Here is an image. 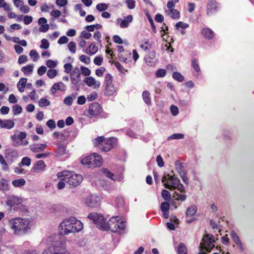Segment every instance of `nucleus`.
Listing matches in <instances>:
<instances>
[{"label":"nucleus","mask_w":254,"mask_h":254,"mask_svg":"<svg viewBox=\"0 0 254 254\" xmlns=\"http://www.w3.org/2000/svg\"><path fill=\"white\" fill-rule=\"evenodd\" d=\"M59 237L52 236L44 239L40 244V246H47L42 254H69L64 244L59 240Z\"/></svg>","instance_id":"obj_1"},{"label":"nucleus","mask_w":254,"mask_h":254,"mask_svg":"<svg viewBox=\"0 0 254 254\" xmlns=\"http://www.w3.org/2000/svg\"><path fill=\"white\" fill-rule=\"evenodd\" d=\"M9 227L17 235L25 234L32 227V221L29 218L16 217L9 220Z\"/></svg>","instance_id":"obj_2"},{"label":"nucleus","mask_w":254,"mask_h":254,"mask_svg":"<svg viewBox=\"0 0 254 254\" xmlns=\"http://www.w3.org/2000/svg\"><path fill=\"white\" fill-rule=\"evenodd\" d=\"M59 228L60 233L64 235H68L71 233L78 232L83 228V223L74 217H70L62 222Z\"/></svg>","instance_id":"obj_3"},{"label":"nucleus","mask_w":254,"mask_h":254,"mask_svg":"<svg viewBox=\"0 0 254 254\" xmlns=\"http://www.w3.org/2000/svg\"><path fill=\"white\" fill-rule=\"evenodd\" d=\"M58 177H63V180L66 182L70 187H75L80 184L83 180L81 175L75 174L73 172L64 171L58 173Z\"/></svg>","instance_id":"obj_4"},{"label":"nucleus","mask_w":254,"mask_h":254,"mask_svg":"<svg viewBox=\"0 0 254 254\" xmlns=\"http://www.w3.org/2000/svg\"><path fill=\"white\" fill-rule=\"evenodd\" d=\"M162 182L164 183L166 188L169 190L177 189L181 192L185 191L184 186L180 183V180L174 175L167 174L162 178Z\"/></svg>","instance_id":"obj_5"},{"label":"nucleus","mask_w":254,"mask_h":254,"mask_svg":"<svg viewBox=\"0 0 254 254\" xmlns=\"http://www.w3.org/2000/svg\"><path fill=\"white\" fill-rule=\"evenodd\" d=\"M107 229L112 232L123 234L125 232L126 227V222L121 220L118 216H113L107 223Z\"/></svg>","instance_id":"obj_6"},{"label":"nucleus","mask_w":254,"mask_h":254,"mask_svg":"<svg viewBox=\"0 0 254 254\" xmlns=\"http://www.w3.org/2000/svg\"><path fill=\"white\" fill-rule=\"evenodd\" d=\"M116 142V139L114 137L105 138L103 136H99L94 139L93 143L101 151L107 152L114 147Z\"/></svg>","instance_id":"obj_7"},{"label":"nucleus","mask_w":254,"mask_h":254,"mask_svg":"<svg viewBox=\"0 0 254 254\" xmlns=\"http://www.w3.org/2000/svg\"><path fill=\"white\" fill-rule=\"evenodd\" d=\"M88 218L92 220L97 227L103 230H107L106 220L103 215L97 213H90Z\"/></svg>","instance_id":"obj_8"},{"label":"nucleus","mask_w":254,"mask_h":254,"mask_svg":"<svg viewBox=\"0 0 254 254\" xmlns=\"http://www.w3.org/2000/svg\"><path fill=\"white\" fill-rule=\"evenodd\" d=\"M215 240L213 236L210 234L205 235L200 244V248L210 252L214 247Z\"/></svg>","instance_id":"obj_9"},{"label":"nucleus","mask_w":254,"mask_h":254,"mask_svg":"<svg viewBox=\"0 0 254 254\" xmlns=\"http://www.w3.org/2000/svg\"><path fill=\"white\" fill-rule=\"evenodd\" d=\"M179 0H171L167 2V7L168 9L166 13L173 19L180 18V12L177 9H174L175 4L178 3Z\"/></svg>","instance_id":"obj_10"},{"label":"nucleus","mask_w":254,"mask_h":254,"mask_svg":"<svg viewBox=\"0 0 254 254\" xmlns=\"http://www.w3.org/2000/svg\"><path fill=\"white\" fill-rule=\"evenodd\" d=\"M101 201V197L96 194L88 196L85 200V203L89 207H94L99 206Z\"/></svg>","instance_id":"obj_11"},{"label":"nucleus","mask_w":254,"mask_h":254,"mask_svg":"<svg viewBox=\"0 0 254 254\" xmlns=\"http://www.w3.org/2000/svg\"><path fill=\"white\" fill-rule=\"evenodd\" d=\"M83 81L88 87H92L94 89H98L101 85L100 82L96 80L92 76L85 77Z\"/></svg>","instance_id":"obj_12"},{"label":"nucleus","mask_w":254,"mask_h":254,"mask_svg":"<svg viewBox=\"0 0 254 254\" xmlns=\"http://www.w3.org/2000/svg\"><path fill=\"white\" fill-rule=\"evenodd\" d=\"M81 73L78 67L75 68L70 74V78L71 83L74 85H77L80 81Z\"/></svg>","instance_id":"obj_13"},{"label":"nucleus","mask_w":254,"mask_h":254,"mask_svg":"<svg viewBox=\"0 0 254 254\" xmlns=\"http://www.w3.org/2000/svg\"><path fill=\"white\" fill-rule=\"evenodd\" d=\"M101 110V105L99 103L95 102L89 105L88 113L90 116L94 117L100 113Z\"/></svg>","instance_id":"obj_14"},{"label":"nucleus","mask_w":254,"mask_h":254,"mask_svg":"<svg viewBox=\"0 0 254 254\" xmlns=\"http://www.w3.org/2000/svg\"><path fill=\"white\" fill-rule=\"evenodd\" d=\"M133 20V16L131 15H128L125 17L124 19L118 18L117 23L121 28H127L129 24L131 23Z\"/></svg>","instance_id":"obj_15"},{"label":"nucleus","mask_w":254,"mask_h":254,"mask_svg":"<svg viewBox=\"0 0 254 254\" xmlns=\"http://www.w3.org/2000/svg\"><path fill=\"white\" fill-rule=\"evenodd\" d=\"M91 168L99 167L103 163V159L101 156L96 154L93 153L91 154Z\"/></svg>","instance_id":"obj_16"},{"label":"nucleus","mask_w":254,"mask_h":254,"mask_svg":"<svg viewBox=\"0 0 254 254\" xmlns=\"http://www.w3.org/2000/svg\"><path fill=\"white\" fill-rule=\"evenodd\" d=\"M46 165L42 160L37 161L33 166L32 171L34 173H39L44 171Z\"/></svg>","instance_id":"obj_17"},{"label":"nucleus","mask_w":254,"mask_h":254,"mask_svg":"<svg viewBox=\"0 0 254 254\" xmlns=\"http://www.w3.org/2000/svg\"><path fill=\"white\" fill-rule=\"evenodd\" d=\"M144 60L145 63L148 66H155L156 63V60L155 59V53L153 51L150 52L148 55L145 56Z\"/></svg>","instance_id":"obj_18"},{"label":"nucleus","mask_w":254,"mask_h":254,"mask_svg":"<svg viewBox=\"0 0 254 254\" xmlns=\"http://www.w3.org/2000/svg\"><path fill=\"white\" fill-rule=\"evenodd\" d=\"M66 90V86L62 82H59L55 83L50 89V93L54 95L56 91L60 90L61 91H64Z\"/></svg>","instance_id":"obj_19"},{"label":"nucleus","mask_w":254,"mask_h":254,"mask_svg":"<svg viewBox=\"0 0 254 254\" xmlns=\"http://www.w3.org/2000/svg\"><path fill=\"white\" fill-rule=\"evenodd\" d=\"M14 122L11 120H1L0 119V127L2 128L12 129L14 126Z\"/></svg>","instance_id":"obj_20"},{"label":"nucleus","mask_w":254,"mask_h":254,"mask_svg":"<svg viewBox=\"0 0 254 254\" xmlns=\"http://www.w3.org/2000/svg\"><path fill=\"white\" fill-rule=\"evenodd\" d=\"M47 145L45 144H33L29 146L30 150L35 153H38L43 151L46 148Z\"/></svg>","instance_id":"obj_21"},{"label":"nucleus","mask_w":254,"mask_h":254,"mask_svg":"<svg viewBox=\"0 0 254 254\" xmlns=\"http://www.w3.org/2000/svg\"><path fill=\"white\" fill-rule=\"evenodd\" d=\"M230 235H231L233 241L237 245V246L240 249V250L241 251H243L244 248L243 247L242 243L241 242V241L239 237L237 234V233L234 231H232L231 232Z\"/></svg>","instance_id":"obj_22"},{"label":"nucleus","mask_w":254,"mask_h":254,"mask_svg":"<svg viewBox=\"0 0 254 254\" xmlns=\"http://www.w3.org/2000/svg\"><path fill=\"white\" fill-rule=\"evenodd\" d=\"M116 88L113 84L105 85L104 94L107 96H111L116 92Z\"/></svg>","instance_id":"obj_23"},{"label":"nucleus","mask_w":254,"mask_h":254,"mask_svg":"<svg viewBox=\"0 0 254 254\" xmlns=\"http://www.w3.org/2000/svg\"><path fill=\"white\" fill-rule=\"evenodd\" d=\"M98 50V48L95 44L92 43L86 50V53L89 55H93L96 54Z\"/></svg>","instance_id":"obj_24"},{"label":"nucleus","mask_w":254,"mask_h":254,"mask_svg":"<svg viewBox=\"0 0 254 254\" xmlns=\"http://www.w3.org/2000/svg\"><path fill=\"white\" fill-rule=\"evenodd\" d=\"M27 78H21L20 80L18 82L17 84V87L19 91L21 93L23 92L24 90V88L26 86V83L27 82Z\"/></svg>","instance_id":"obj_25"},{"label":"nucleus","mask_w":254,"mask_h":254,"mask_svg":"<svg viewBox=\"0 0 254 254\" xmlns=\"http://www.w3.org/2000/svg\"><path fill=\"white\" fill-rule=\"evenodd\" d=\"M57 153L59 157H62L64 155H65L66 153L65 146L63 144L58 145L57 149Z\"/></svg>","instance_id":"obj_26"},{"label":"nucleus","mask_w":254,"mask_h":254,"mask_svg":"<svg viewBox=\"0 0 254 254\" xmlns=\"http://www.w3.org/2000/svg\"><path fill=\"white\" fill-rule=\"evenodd\" d=\"M201 33L202 35L206 38L212 39L214 36L213 32L208 28L203 29Z\"/></svg>","instance_id":"obj_27"},{"label":"nucleus","mask_w":254,"mask_h":254,"mask_svg":"<svg viewBox=\"0 0 254 254\" xmlns=\"http://www.w3.org/2000/svg\"><path fill=\"white\" fill-rule=\"evenodd\" d=\"M217 6V2L215 0H209L207 5L208 13L216 9Z\"/></svg>","instance_id":"obj_28"},{"label":"nucleus","mask_w":254,"mask_h":254,"mask_svg":"<svg viewBox=\"0 0 254 254\" xmlns=\"http://www.w3.org/2000/svg\"><path fill=\"white\" fill-rule=\"evenodd\" d=\"M142 97L144 102L147 105H150L151 103L150 93L148 91H144L142 94Z\"/></svg>","instance_id":"obj_29"},{"label":"nucleus","mask_w":254,"mask_h":254,"mask_svg":"<svg viewBox=\"0 0 254 254\" xmlns=\"http://www.w3.org/2000/svg\"><path fill=\"white\" fill-rule=\"evenodd\" d=\"M21 202V200L16 196H13L6 201L7 205L12 206L14 204H18Z\"/></svg>","instance_id":"obj_30"},{"label":"nucleus","mask_w":254,"mask_h":254,"mask_svg":"<svg viewBox=\"0 0 254 254\" xmlns=\"http://www.w3.org/2000/svg\"><path fill=\"white\" fill-rule=\"evenodd\" d=\"M33 65L28 64L26 66H23L21 68V71L24 72L25 75H30L32 74L33 70Z\"/></svg>","instance_id":"obj_31"},{"label":"nucleus","mask_w":254,"mask_h":254,"mask_svg":"<svg viewBox=\"0 0 254 254\" xmlns=\"http://www.w3.org/2000/svg\"><path fill=\"white\" fill-rule=\"evenodd\" d=\"M178 254H187L188 250L186 246L183 243H180L178 247Z\"/></svg>","instance_id":"obj_32"},{"label":"nucleus","mask_w":254,"mask_h":254,"mask_svg":"<svg viewBox=\"0 0 254 254\" xmlns=\"http://www.w3.org/2000/svg\"><path fill=\"white\" fill-rule=\"evenodd\" d=\"M197 208L195 205H192L189 207L187 210L186 216H192L194 215L196 212Z\"/></svg>","instance_id":"obj_33"},{"label":"nucleus","mask_w":254,"mask_h":254,"mask_svg":"<svg viewBox=\"0 0 254 254\" xmlns=\"http://www.w3.org/2000/svg\"><path fill=\"white\" fill-rule=\"evenodd\" d=\"M12 184L15 187H20L25 185V181L22 178L14 180L12 181Z\"/></svg>","instance_id":"obj_34"},{"label":"nucleus","mask_w":254,"mask_h":254,"mask_svg":"<svg viewBox=\"0 0 254 254\" xmlns=\"http://www.w3.org/2000/svg\"><path fill=\"white\" fill-rule=\"evenodd\" d=\"M8 190V184L6 180L2 179L0 181V190L6 191Z\"/></svg>","instance_id":"obj_35"},{"label":"nucleus","mask_w":254,"mask_h":254,"mask_svg":"<svg viewBox=\"0 0 254 254\" xmlns=\"http://www.w3.org/2000/svg\"><path fill=\"white\" fill-rule=\"evenodd\" d=\"M50 103V101L45 98H41L38 102V105L40 107H47Z\"/></svg>","instance_id":"obj_36"},{"label":"nucleus","mask_w":254,"mask_h":254,"mask_svg":"<svg viewBox=\"0 0 254 254\" xmlns=\"http://www.w3.org/2000/svg\"><path fill=\"white\" fill-rule=\"evenodd\" d=\"M31 163V160L30 158L28 157H23L20 163L19 164H20V166H30Z\"/></svg>","instance_id":"obj_37"},{"label":"nucleus","mask_w":254,"mask_h":254,"mask_svg":"<svg viewBox=\"0 0 254 254\" xmlns=\"http://www.w3.org/2000/svg\"><path fill=\"white\" fill-rule=\"evenodd\" d=\"M91 155L85 157L81 160V163L84 165H87L89 167L91 168Z\"/></svg>","instance_id":"obj_38"},{"label":"nucleus","mask_w":254,"mask_h":254,"mask_svg":"<svg viewBox=\"0 0 254 254\" xmlns=\"http://www.w3.org/2000/svg\"><path fill=\"white\" fill-rule=\"evenodd\" d=\"M102 171L103 174H104L105 176L111 179L112 180H116V178L115 177V175L108 169H102Z\"/></svg>","instance_id":"obj_39"},{"label":"nucleus","mask_w":254,"mask_h":254,"mask_svg":"<svg viewBox=\"0 0 254 254\" xmlns=\"http://www.w3.org/2000/svg\"><path fill=\"white\" fill-rule=\"evenodd\" d=\"M173 197L176 200L185 201L186 199V195L184 194H179L175 191L173 194Z\"/></svg>","instance_id":"obj_40"},{"label":"nucleus","mask_w":254,"mask_h":254,"mask_svg":"<svg viewBox=\"0 0 254 254\" xmlns=\"http://www.w3.org/2000/svg\"><path fill=\"white\" fill-rule=\"evenodd\" d=\"M175 167L180 175L181 174H182V173H186L184 169L182 164L179 161H176L175 162Z\"/></svg>","instance_id":"obj_41"},{"label":"nucleus","mask_w":254,"mask_h":254,"mask_svg":"<svg viewBox=\"0 0 254 254\" xmlns=\"http://www.w3.org/2000/svg\"><path fill=\"white\" fill-rule=\"evenodd\" d=\"M0 164L2 165V169L3 170L6 171L8 170V164L4 158L3 155L1 154H0Z\"/></svg>","instance_id":"obj_42"},{"label":"nucleus","mask_w":254,"mask_h":254,"mask_svg":"<svg viewBox=\"0 0 254 254\" xmlns=\"http://www.w3.org/2000/svg\"><path fill=\"white\" fill-rule=\"evenodd\" d=\"M22 111V107L19 105H15L12 108L13 114L14 115H17L20 114Z\"/></svg>","instance_id":"obj_43"},{"label":"nucleus","mask_w":254,"mask_h":254,"mask_svg":"<svg viewBox=\"0 0 254 254\" xmlns=\"http://www.w3.org/2000/svg\"><path fill=\"white\" fill-rule=\"evenodd\" d=\"M22 166H20V164H18V166L14 168V172L17 174H25L27 171L22 168Z\"/></svg>","instance_id":"obj_44"},{"label":"nucleus","mask_w":254,"mask_h":254,"mask_svg":"<svg viewBox=\"0 0 254 254\" xmlns=\"http://www.w3.org/2000/svg\"><path fill=\"white\" fill-rule=\"evenodd\" d=\"M1 7L3 8L5 11H9L11 10L10 5L5 2L4 0H0V8Z\"/></svg>","instance_id":"obj_45"},{"label":"nucleus","mask_w":254,"mask_h":254,"mask_svg":"<svg viewBox=\"0 0 254 254\" xmlns=\"http://www.w3.org/2000/svg\"><path fill=\"white\" fill-rule=\"evenodd\" d=\"M184 138V135L182 133H174L171 136H169L167 138L168 140L172 139H183Z\"/></svg>","instance_id":"obj_46"},{"label":"nucleus","mask_w":254,"mask_h":254,"mask_svg":"<svg viewBox=\"0 0 254 254\" xmlns=\"http://www.w3.org/2000/svg\"><path fill=\"white\" fill-rule=\"evenodd\" d=\"M29 55L33 59V62H36L39 58V55L35 50H31L29 53Z\"/></svg>","instance_id":"obj_47"},{"label":"nucleus","mask_w":254,"mask_h":254,"mask_svg":"<svg viewBox=\"0 0 254 254\" xmlns=\"http://www.w3.org/2000/svg\"><path fill=\"white\" fill-rule=\"evenodd\" d=\"M57 74H58V71L55 69H49L47 72V76L50 78H54L55 77H56L57 76Z\"/></svg>","instance_id":"obj_48"},{"label":"nucleus","mask_w":254,"mask_h":254,"mask_svg":"<svg viewBox=\"0 0 254 254\" xmlns=\"http://www.w3.org/2000/svg\"><path fill=\"white\" fill-rule=\"evenodd\" d=\"M108 7V4L106 3H100L96 5V8L99 11H104L107 9Z\"/></svg>","instance_id":"obj_49"},{"label":"nucleus","mask_w":254,"mask_h":254,"mask_svg":"<svg viewBox=\"0 0 254 254\" xmlns=\"http://www.w3.org/2000/svg\"><path fill=\"white\" fill-rule=\"evenodd\" d=\"M80 71L85 76H88L91 74V70L85 66H81Z\"/></svg>","instance_id":"obj_50"},{"label":"nucleus","mask_w":254,"mask_h":254,"mask_svg":"<svg viewBox=\"0 0 254 254\" xmlns=\"http://www.w3.org/2000/svg\"><path fill=\"white\" fill-rule=\"evenodd\" d=\"M189 27V24L182 21L178 22L176 24V28L179 30L180 28L185 29Z\"/></svg>","instance_id":"obj_51"},{"label":"nucleus","mask_w":254,"mask_h":254,"mask_svg":"<svg viewBox=\"0 0 254 254\" xmlns=\"http://www.w3.org/2000/svg\"><path fill=\"white\" fill-rule=\"evenodd\" d=\"M173 77L174 79L177 80L179 82H181L184 80L183 76L178 72H175L173 74Z\"/></svg>","instance_id":"obj_52"},{"label":"nucleus","mask_w":254,"mask_h":254,"mask_svg":"<svg viewBox=\"0 0 254 254\" xmlns=\"http://www.w3.org/2000/svg\"><path fill=\"white\" fill-rule=\"evenodd\" d=\"M162 196L165 200H169L171 198V193L167 190H164L162 192Z\"/></svg>","instance_id":"obj_53"},{"label":"nucleus","mask_w":254,"mask_h":254,"mask_svg":"<svg viewBox=\"0 0 254 254\" xmlns=\"http://www.w3.org/2000/svg\"><path fill=\"white\" fill-rule=\"evenodd\" d=\"M79 60L81 62L84 63L86 64H89L91 62L90 58L84 55L80 56Z\"/></svg>","instance_id":"obj_54"},{"label":"nucleus","mask_w":254,"mask_h":254,"mask_svg":"<svg viewBox=\"0 0 254 254\" xmlns=\"http://www.w3.org/2000/svg\"><path fill=\"white\" fill-rule=\"evenodd\" d=\"M191 64L193 69L195 70L196 72H198L200 71L198 62L197 60H193L192 61Z\"/></svg>","instance_id":"obj_55"},{"label":"nucleus","mask_w":254,"mask_h":254,"mask_svg":"<svg viewBox=\"0 0 254 254\" xmlns=\"http://www.w3.org/2000/svg\"><path fill=\"white\" fill-rule=\"evenodd\" d=\"M113 77L110 74H107L105 77V85L113 84Z\"/></svg>","instance_id":"obj_56"},{"label":"nucleus","mask_w":254,"mask_h":254,"mask_svg":"<svg viewBox=\"0 0 254 254\" xmlns=\"http://www.w3.org/2000/svg\"><path fill=\"white\" fill-rule=\"evenodd\" d=\"M166 70L162 68L158 69L155 73L157 77H163L166 75Z\"/></svg>","instance_id":"obj_57"},{"label":"nucleus","mask_w":254,"mask_h":254,"mask_svg":"<svg viewBox=\"0 0 254 254\" xmlns=\"http://www.w3.org/2000/svg\"><path fill=\"white\" fill-rule=\"evenodd\" d=\"M68 48L69 50L72 52V53H75L76 52V44L74 42L71 41L70 42L68 45Z\"/></svg>","instance_id":"obj_58"},{"label":"nucleus","mask_w":254,"mask_h":254,"mask_svg":"<svg viewBox=\"0 0 254 254\" xmlns=\"http://www.w3.org/2000/svg\"><path fill=\"white\" fill-rule=\"evenodd\" d=\"M6 156L7 157H17V152L16 151L12 150V149H8L7 150V153L6 154Z\"/></svg>","instance_id":"obj_59"},{"label":"nucleus","mask_w":254,"mask_h":254,"mask_svg":"<svg viewBox=\"0 0 254 254\" xmlns=\"http://www.w3.org/2000/svg\"><path fill=\"white\" fill-rule=\"evenodd\" d=\"M73 97L68 96L64 99V103L67 106H71L73 102Z\"/></svg>","instance_id":"obj_60"},{"label":"nucleus","mask_w":254,"mask_h":254,"mask_svg":"<svg viewBox=\"0 0 254 254\" xmlns=\"http://www.w3.org/2000/svg\"><path fill=\"white\" fill-rule=\"evenodd\" d=\"M49 47V43L46 39H43L41 40V45L40 48L43 49H48Z\"/></svg>","instance_id":"obj_61"},{"label":"nucleus","mask_w":254,"mask_h":254,"mask_svg":"<svg viewBox=\"0 0 254 254\" xmlns=\"http://www.w3.org/2000/svg\"><path fill=\"white\" fill-rule=\"evenodd\" d=\"M60 179V182L58 184V188L59 190L64 189L67 185L66 182L63 180V177H59Z\"/></svg>","instance_id":"obj_62"},{"label":"nucleus","mask_w":254,"mask_h":254,"mask_svg":"<svg viewBox=\"0 0 254 254\" xmlns=\"http://www.w3.org/2000/svg\"><path fill=\"white\" fill-rule=\"evenodd\" d=\"M170 204L167 202H163L161 203L160 208L162 211L169 210Z\"/></svg>","instance_id":"obj_63"},{"label":"nucleus","mask_w":254,"mask_h":254,"mask_svg":"<svg viewBox=\"0 0 254 254\" xmlns=\"http://www.w3.org/2000/svg\"><path fill=\"white\" fill-rule=\"evenodd\" d=\"M57 63L52 60H49L46 62V65L49 68H54L57 66Z\"/></svg>","instance_id":"obj_64"}]
</instances>
